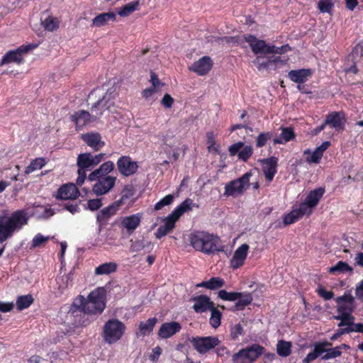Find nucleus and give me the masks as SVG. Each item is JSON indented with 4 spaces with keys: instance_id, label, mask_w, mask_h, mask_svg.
I'll list each match as a JSON object with an SVG mask.
<instances>
[{
    "instance_id": "nucleus-1",
    "label": "nucleus",
    "mask_w": 363,
    "mask_h": 363,
    "mask_svg": "<svg viewBox=\"0 0 363 363\" xmlns=\"http://www.w3.org/2000/svg\"><path fill=\"white\" fill-rule=\"evenodd\" d=\"M191 246L205 255H215L223 251L220 237L203 230H194L189 235Z\"/></svg>"
},
{
    "instance_id": "nucleus-2",
    "label": "nucleus",
    "mask_w": 363,
    "mask_h": 363,
    "mask_svg": "<svg viewBox=\"0 0 363 363\" xmlns=\"http://www.w3.org/2000/svg\"><path fill=\"white\" fill-rule=\"evenodd\" d=\"M28 221V213L23 209L15 211L9 216H0V243L21 230Z\"/></svg>"
},
{
    "instance_id": "nucleus-3",
    "label": "nucleus",
    "mask_w": 363,
    "mask_h": 363,
    "mask_svg": "<svg viewBox=\"0 0 363 363\" xmlns=\"http://www.w3.org/2000/svg\"><path fill=\"white\" fill-rule=\"evenodd\" d=\"M106 291L99 287L92 291L87 298L83 297L82 310L91 315H101L106 308Z\"/></svg>"
},
{
    "instance_id": "nucleus-4",
    "label": "nucleus",
    "mask_w": 363,
    "mask_h": 363,
    "mask_svg": "<svg viewBox=\"0 0 363 363\" xmlns=\"http://www.w3.org/2000/svg\"><path fill=\"white\" fill-rule=\"evenodd\" d=\"M126 330L125 325L117 318H111L104 325L101 337L104 341L113 345L120 340Z\"/></svg>"
},
{
    "instance_id": "nucleus-5",
    "label": "nucleus",
    "mask_w": 363,
    "mask_h": 363,
    "mask_svg": "<svg viewBox=\"0 0 363 363\" xmlns=\"http://www.w3.org/2000/svg\"><path fill=\"white\" fill-rule=\"evenodd\" d=\"M265 352V348L259 344H252L242 348L232 356L233 363H254Z\"/></svg>"
},
{
    "instance_id": "nucleus-6",
    "label": "nucleus",
    "mask_w": 363,
    "mask_h": 363,
    "mask_svg": "<svg viewBox=\"0 0 363 363\" xmlns=\"http://www.w3.org/2000/svg\"><path fill=\"white\" fill-rule=\"evenodd\" d=\"M194 348L201 354L216 348L220 342L216 336L193 337L190 340Z\"/></svg>"
},
{
    "instance_id": "nucleus-7",
    "label": "nucleus",
    "mask_w": 363,
    "mask_h": 363,
    "mask_svg": "<svg viewBox=\"0 0 363 363\" xmlns=\"http://www.w3.org/2000/svg\"><path fill=\"white\" fill-rule=\"evenodd\" d=\"M252 174L247 172L237 179L232 180L226 184L224 195L226 196H233L235 193L242 194L244 190L250 185V179Z\"/></svg>"
},
{
    "instance_id": "nucleus-8",
    "label": "nucleus",
    "mask_w": 363,
    "mask_h": 363,
    "mask_svg": "<svg viewBox=\"0 0 363 363\" xmlns=\"http://www.w3.org/2000/svg\"><path fill=\"white\" fill-rule=\"evenodd\" d=\"M36 45L31 44L23 45L16 50L8 51L2 57L0 65H6L9 63H16L20 65L23 62V55L28 53L30 50L35 48Z\"/></svg>"
},
{
    "instance_id": "nucleus-9",
    "label": "nucleus",
    "mask_w": 363,
    "mask_h": 363,
    "mask_svg": "<svg viewBox=\"0 0 363 363\" xmlns=\"http://www.w3.org/2000/svg\"><path fill=\"white\" fill-rule=\"evenodd\" d=\"M121 208V201H115L108 206L102 208L96 215V223L101 228L108 224L110 218L115 215Z\"/></svg>"
},
{
    "instance_id": "nucleus-10",
    "label": "nucleus",
    "mask_w": 363,
    "mask_h": 363,
    "mask_svg": "<svg viewBox=\"0 0 363 363\" xmlns=\"http://www.w3.org/2000/svg\"><path fill=\"white\" fill-rule=\"evenodd\" d=\"M324 193V188H317L308 194L304 202L299 203V206L306 213L307 216L312 214L313 209L318 204Z\"/></svg>"
},
{
    "instance_id": "nucleus-11",
    "label": "nucleus",
    "mask_w": 363,
    "mask_h": 363,
    "mask_svg": "<svg viewBox=\"0 0 363 363\" xmlns=\"http://www.w3.org/2000/svg\"><path fill=\"white\" fill-rule=\"evenodd\" d=\"M96 182L92 187V191L96 196H102L113 188L116 184V177L108 176L105 177H99L95 180Z\"/></svg>"
},
{
    "instance_id": "nucleus-12",
    "label": "nucleus",
    "mask_w": 363,
    "mask_h": 363,
    "mask_svg": "<svg viewBox=\"0 0 363 363\" xmlns=\"http://www.w3.org/2000/svg\"><path fill=\"white\" fill-rule=\"evenodd\" d=\"M111 94L106 92L101 99L92 105L91 111L94 113L95 118L101 117L105 111H109L114 106V101L111 99Z\"/></svg>"
},
{
    "instance_id": "nucleus-13",
    "label": "nucleus",
    "mask_w": 363,
    "mask_h": 363,
    "mask_svg": "<svg viewBox=\"0 0 363 363\" xmlns=\"http://www.w3.org/2000/svg\"><path fill=\"white\" fill-rule=\"evenodd\" d=\"M346 123V115L344 111H333L329 113L325 120V125L337 131L345 129Z\"/></svg>"
},
{
    "instance_id": "nucleus-14",
    "label": "nucleus",
    "mask_w": 363,
    "mask_h": 363,
    "mask_svg": "<svg viewBox=\"0 0 363 363\" xmlns=\"http://www.w3.org/2000/svg\"><path fill=\"white\" fill-rule=\"evenodd\" d=\"M259 162L262 164V172L267 182L269 183L272 182L277 172L278 158L272 156L260 160Z\"/></svg>"
},
{
    "instance_id": "nucleus-15",
    "label": "nucleus",
    "mask_w": 363,
    "mask_h": 363,
    "mask_svg": "<svg viewBox=\"0 0 363 363\" xmlns=\"http://www.w3.org/2000/svg\"><path fill=\"white\" fill-rule=\"evenodd\" d=\"M242 38L250 45L252 52L255 55L268 54L267 49L269 47V44H267L264 40L257 39L256 36L251 34H245Z\"/></svg>"
},
{
    "instance_id": "nucleus-16",
    "label": "nucleus",
    "mask_w": 363,
    "mask_h": 363,
    "mask_svg": "<svg viewBox=\"0 0 363 363\" xmlns=\"http://www.w3.org/2000/svg\"><path fill=\"white\" fill-rule=\"evenodd\" d=\"M117 167L119 172L125 177L134 174L138 169L137 162L132 161L129 156L121 157L117 161Z\"/></svg>"
},
{
    "instance_id": "nucleus-17",
    "label": "nucleus",
    "mask_w": 363,
    "mask_h": 363,
    "mask_svg": "<svg viewBox=\"0 0 363 363\" xmlns=\"http://www.w3.org/2000/svg\"><path fill=\"white\" fill-rule=\"evenodd\" d=\"M79 196V190L73 183L62 184L57 190V200H74Z\"/></svg>"
},
{
    "instance_id": "nucleus-18",
    "label": "nucleus",
    "mask_w": 363,
    "mask_h": 363,
    "mask_svg": "<svg viewBox=\"0 0 363 363\" xmlns=\"http://www.w3.org/2000/svg\"><path fill=\"white\" fill-rule=\"evenodd\" d=\"M194 303L192 308L196 313H203L208 311L215 304L206 295L193 296L191 299Z\"/></svg>"
},
{
    "instance_id": "nucleus-19",
    "label": "nucleus",
    "mask_w": 363,
    "mask_h": 363,
    "mask_svg": "<svg viewBox=\"0 0 363 363\" xmlns=\"http://www.w3.org/2000/svg\"><path fill=\"white\" fill-rule=\"evenodd\" d=\"M213 65V62L209 56H203L199 60L194 62L189 67V69L199 76L207 74Z\"/></svg>"
},
{
    "instance_id": "nucleus-20",
    "label": "nucleus",
    "mask_w": 363,
    "mask_h": 363,
    "mask_svg": "<svg viewBox=\"0 0 363 363\" xmlns=\"http://www.w3.org/2000/svg\"><path fill=\"white\" fill-rule=\"evenodd\" d=\"M354 306L337 303V311L338 314L334 315V319L340 320V323L337 324L338 327H344L342 323H347L354 318V316L352 315V313L354 311Z\"/></svg>"
},
{
    "instance_id": "nucleus-21",
    "label": "nucleus",
    "mask_w": 363,
    "mask_h": 363,
    "mask_svg": "<svg viewBox=\"0 0 363 363\" xmlns=\"http://www.w3.org/2000/svg\"><path fill=\"white\" fill-rule=\"evenodd\" d=\"M249 248V245L245 243L236 249L233 257L230 260V268L233 269H237L244 264L247 256Z\"/></svg>"
},
{
    "instance_id": "nucleus-22",
    "label": "nucleus",
    "mask_w": 363,
    "mask_h": 363,
    "mask_svg": "<svg viewBox=\"0 0 363 363\" xmlns=\"http://www.w3.org/2000/svg\"><path fill=\"white\" fill-rule=\"evenodd\" d=\"M182 329L181 324L176 321L162 324L158 330V336L162 339H167L179 333Z\"/></svg>"
},
{
    "instance_id": "nucleus-23",
    "label": "nucleus",
    "mask_w": 363,
    "mask_h": 363,
    "mask_svg": "<svg viewBox=\"0 0 363 363\" xmlns=\"http://www.w3.org/2000/svg\"><path fill=\"white\" fill-rule=\"evenodd\" d=\"M332 343L328 340H323L315 343L313 351L309 352L303 359L302 363H311L325 352V347H331Z\"/></svg>"
},
{
    "instance_id": "nucleus-24",
    "label": "nucleus",
    "mask_w": 363,
    "mask_h": 363,
    "mask_svg": "<svg viewBox=\"0 0 363 363\" xmlns=\"http://www.w3.org/2000/svg\"><path fill=\"white\" fill-rule=\"evenodd\" d=\"M313 75L311 69H298L291 70L288 74L289 79L297 84H304Z\"/></svg>"
},
{
    "instance_id": "nucleus-25",
    "label": "nucleus",
    "mask_w": 363,
    "mask_h": 363,
    "mask_svg": "<svg viewBox=\"0 0 363 363\" xmlns=\"http://www.w3.org/2000/svg\"><path fill=\"white\" fill-rule=\"evenodd\" d=\"M70 119L75 123L77 128H82L91 121H94L96 118H94V113L91 115L86 111L80 110L72 115Z\"/></svg>"
},
{
    "instance_id": "nucleus-26",
    "label": "nucleus",
    "mask_w": 363,
    "mask_h": 363,
    "mask_svg": "<svg viewBox=\"0 0 363 363\" xmlns=\"http://www.w3.org/2000/svg\"><path fill=\"white\" fill-rule=\"evenodd\" d=\"M82 139L94 151L101 150L105 145V143L101 140V135L98 133L83 134Z\"/></svg>"
},
{
    "instance_id": "nucleus-27",
    "label": "nucleus",
    "mask_w": 363,
    "mask_h": 363,
    "mask_svg": "<svg viewBox=\"0 0 363 363\" xmlns=\"http://www.w3.org/2000/svg\"><path fill=\"white\" fill-rule=\"evenodd\" d=\"M158 320L157 318H150L146 321H140L138 324V331L135 335L138 337H145L150 335L155 327Z\"/></svg>"
},
{
    "instance_id": "nucleus-28",
    "label": "nucleus",
    "mask_w": 363,
    "mask_h": 363,
    "mask_svg": "<svg viewBox=\"0 0 363 363\" xmlns=\"http://www.w3.org/2000/svg\"><path fill=\"white\" fill-rule=\"evenodd\" d=\"M142 219L141 213H135L125 217L121 221V226L127 229L130 234L140 225Z\"/></svg>"
},
{
    "instance_id": "nucleus-29",
    "label": "nucleus",
    "mask_w": 363,
    "mask_h": 363,
    "mask_svg": "<svg viewBox=\"0 0 363 363\" xmlns=\"http://www.w3.org/2000/svg\"><path fill=\"white\" fill-rule=\"evenodd\" d=\"M306 216V213L298 205V207H293V209L284 216L283 223L284 226L293 224L301 218L303 216Z\"/></svg>"
},
{
    "instance_id": "nucleus-30",
    "label": "nucleus",
    "mask_w": 363,
    "mask_h": 363,
    "mask_svg": "<svg viewBox=\"0 0 363 363\" xmlns=\"http://www.w3.org/2000/svg\"><path fill=\"white\" fill-rule=\"evenodd\" d=\"M77 164L79 169L87 171L94 167L92 155L89 152L79 154L77 157Z\"/></svg>"
},
{
    "instance_id": "nucleus-31",
    "label": "nucleus",
    "mask_w": 363,
    "mask_h": 363,
    "mask_svg": "<svg viewBox=\"0 0 363 363\" xmlns=\"http://www.w3.org/2000/svg\"><path fill=\"white\" fill-rule=\"evenodd\" d=\"M118 264L113 262H105L95 268L96 275H109L116 272Z\"/></svg>"
},
{
    "instance_id": "nucleus-32",
    "label": "nucleus",
    "mask_w": 363,
    "mask_h": 363,
    "mask_svg": "<svg viewBox=\"0 0 363 363\" xmlns=\"http://www.w3.org/2000/svg\"><path fill=\"white\" fill-rule=\"evenodd\" d=\"M91 316L88 313L83 311L80 314L76 315V317L73 318L72 324L76 328L86 327L94 320Z\"/></svg>"
},
{
    "instance_id": "nucleus-33",
    "label": "nucleus",
    "mask_w": 363,
    "mask_h": 363,
    "mask_svg": "<svg viewBox=\"0 0 363 363\" xmlns=\"http://www.w3.org/2000/svg\"><path fill=\"white\" fill-rule=\"evenodd\" d=\"M196 206L193 200L187 198L183 202H182L178 206H177L173 212V215L175 217L180 218L184 213L191 211L192 207Z\"/></svg>"
},
{
    "instance_id": "nucleus-34",
    "label": "nucleus",
    "mask_w": 363,
    "mask_h": 363,
    "mask_svg": "<svg viewBox=\"0 0 363 363\" xmlns=\"http://www.w3.org/2000/svg\"><path fill=\"white\" fill-rule=\"evenodd\" d=\"M116 14L113 12L103 13L96 16L92 21V26L101 27L105 26L108 21H114Z\"/></svg>"
},
{
    "instance_id": "nucleus-35",
    "label": "nucleus",
    "mask_w": 363,
    "mask_h": 363,
    "mask_svg": "<svg viewBox=\"0 0 363 363\" xmlns=\"http://www.w3.org/2000/svg\"><path fill=\"white\" fill-rule=\"evenodd\" d=\"M295 133L291 128H282L281 133L278 138L274 139V144H284L294 138H295Z\"/></svg>"
},
{
    "instance_id": "nucleus-36",
    "label": "nucleus",
    "mask_w": 363,
    "mask_h": 363,
    "mask_svg": "<svg viewBox=\"0 0 363 363\" xmlns=\"http://www.w3.org/2000/svg\"><path fill=\"white\" fill-rule=\"evenodd\" d=\"M328 272L331 274L353 273V268L350 266L347 262L343 261H338L337 264L329 268Z\"/></svg>"
},
{
    "instance_id": "nucleus-37",
    "label": "nucleus",
    "mask_w": 363,
    "mask_h": 363,
    "mask_svg": "<svg viewBox=\"0 0 363 363\" xmlns=\"http://www.w3.org/2000/svg\"><path fill=\"white\" fill-rule=\"evenodd\" d=\"M292 344L291 342L279 340L277 345V352L280 357H286L291 354Z\"/></svg>"
},
{
    "instance_id": "nucleus-38",
    "label": "nucleus",
    "mask_w": 363,
    "mask_h": 363,
    "mask_svg": "<svg viewBox=\"0 0 363 363\" xmlns=\"http://www.w3.org/2000/svg\"><path fill=\"white\" fill-rule=\"evenodd\" d=\"M138 6H139V1L138 0L131 1V2L124 5L123 7H121L118 11V14L122 17L128 16L130 14L133 13L135 11L138 10Z\"/></svg>"
},
{
    "instance_id": "nucleus-39",
    "label": "nucleus",
    "mask_w": 363,
    "mask_h": 363,
    "mask_svg": "<svg viewBox=\"0 0 363 363\" xmlns=\"http://www.w3.org/2000/svg\"><path fill=\"white\" fill-rule=\"evenodd\" d=\"M211 311L210 325L213 328H217L220 325L222 313L215 307V305L209 310Z\"/></svg>"
},
{
    "instance_id": "nucleus-40",
    "label": "nucleus",
    "mask_w": 363,
    "mask_h": 363,
    "mask_svg": "<svg viewBox=\"0 0 363 363\" xmlns=\"http://www.w3.org/2000/svg\"><path fill=\"white\" fill-rule=\"evenodd\" d=\"M46 164L45 159L44 157H38L33 160L30 164L26 168L24 173L25 174H29L33 172L42 169Z\"/></svg>"
},
{
    "instance_id": "nucleus-41",
    "label": "nucleus",
    "mask_w": 363,
    "mask_h": 363,
    "mask_svg": "<svg viewBox=\"0 0 363 363\" xmlns=\"http://www.w3.org/2000/svg\"><path fill=\"white\" fill-rule=\"evenodd\" d=\"M33 298L31 294L20 296L16 300V307L18 311H23L28 308L33 303Z\"/></svg>"
},
{
    "instance_id": "nucleus-42",
    "label": "nucleus",
    "mask_w": 363,
    "mask_h": 363,
    "mask_svg": "<svg viewBox=\"0 0 363 363\" xmlns=\"http://www.w3.org/2000/svg\"><path fill=\"white\" fill-rule=\"evenodd\" d=\"M83 301V296H79V298H76L70 306L68 313L73 318L76 317V315H79L84 311L82 310Z\"/></svg>"
},
{
    "instance_id": "nucleus-43",
    "label": "nucleus",
    "mask_w": 363,
    "mask_h": 363,
    "mask_svg": "<svg viewBox=\"0 0 363 363\" xmlns=\"http://www.w3.org/2000/svg\"><path fill=\"white\" fill-rule=\"evenodd\" d=\"M241 296L240 292H228L224 289L220 290L218 293V297L223 301H235Z\"/></svg>"
},
{
    "instance_id": "nucleus-44",
    "label": "nucleus",
    "mask_w": 363,
    "mask_h": 363,
    "mask_svg": "<svg viewBox=\"0 0 363 363\" xmlns=\"http://www.w3.org/2000/svg\"><path fill=\"white\" fill-rule=\"evenodd\" d=\"M236 301H238L235 303V310L242 311L247 306L251 303V302L252 301V297L250 294H246L244 295L242 294L241 298H239Z\"/></svg>"
},
{
    "instance_id": "nucleus-45",
    "label": "nucleus",
    "mask_w": 363,
    "mask_h": 363,
    "mask_svg": "<svg viewBox=\"0 0 363 363\" xmlns=\"http://www.w3.org/2000/svg\"><path fill=\"white\" fill-rule=\"evenodd\" d=\"M303 154L308 155V156H307L306 158V161L308 163H315V164H318L320 162V160H321V158L323 155L316 149L313 152H311V150L309 149H307V150H304Z\"/></svg>"
},
{
    "instance_id": "nucleus-46",
    "label": "nucleus",
    "mask_w": 363,
    "mask_h": 363,
    "mask_svg": "<svg viewBox=\"0 0 363 363\" xmlns=\"http://www.w3.org/2000/svg\"><path fill=\"white\" fill-rule=\"evenodd\" d=\"M355 318L352 320L348 321L347 323H342L344 326H347L348 333H363V323H354Z\"/></svg>"
},
{
    "instance_id": "nucleus-47",
    "label": "nucleus",
    "mask_w": 363,
    "mask_h": 363,
    "mask_svg": "<svg viewBox=\"0 0 363 363\" xmlns=\"http://www.w3.org/2000/svg\"><path fill=\"white\" fill-rule=\"evenodd\" d=\"M272 132L268 131L261 133L256 138V147H262L265 146L267 143L272 139Z\"/></svg>"
},
{
    "instance_id": "nucleus-48",
    "label": "nucleus",
    "mask_w": 363,
    "mask_h": 363,
    "mask_svg": "<svg viewBox=\"0 0 363 363\" xmlns=\"http://www.w3.org/2000/svg\"><path fill=\"white\" fill-rule=\"evenodd\" d=\"M261 60V56H257L256 58L252 61L253 64L257 67L259 71H262L264 69H272L269 56L267 57V60L265 61H262Z\"/></svg>"
},
{
    "instance_id": "nucleus-49",
    "label": "nucleus",
    "mask_w": 363,
    "mask_h": 363,
    "mask_svg": "<svg viewBox=\"0 0 363 363\" xmlns=\"http://www.w3.org/2000/svg\"><path fill=\"white\" fill-rule=\"evenodd\" d=\"M330 347H325L326 352L324 355L321 357L322 359L328 360L330 359H334L338 357H340L342 354V351H340V348L337 346L333 348H329Z\"/></svg>"
},
{
    "instance_id": "nucleus-50",
    "label": "nucleus",
    "mask_w": 363,
    "mask_h": 363,
    "mask_svg": "<svg viewBox=\"0 0 363 363\" xmlns=\"http://www.w3.org/2000/svg\"><path fill=\"white\" fill-rule=\"evenodd\" d=\"M43 27L45 30L48 31H54L59 28V22L58 21L52 17L48 16L45 21L43 22Z\"/></svg>"
},
{
    "instance_id": "nucleus-51",
    "label": "nucleus",
    "mask_w": 363,
    "mask_h": 363,
    "mask_svg": "<svg viewBox=\"0 0 363 363\" xmlns=\"http://www.w3.org/2000/svg\"><path fill=\"white\" fill-rule=\"evenodd\" d=\"M291 50V48L289 44L284 45L281 47H277L274 45H269V48L267 49L268 54H279L282 55L289 51Z\"/></svg>"
},
{
    "instance_id": "nucleus-52",
    "label": "nucleus",
    "mask_w": 363,
    "mask_h": 363,
    "mask_svg": "<svg viewBox=\"0 0 363 363\" xmlns=\"http://www.w3.org/2000/svg\"><path fill=\"white\" fill-rule=\"evenodd\" d=\"M253 149L250 145H246L242 147V149L238 153V159L243 161L247 162L252 155Z\"/></svg>"
},
{
    "instance_id": "nucleus-53",
    "label": "nucleus",
    "mask_w": 363,
    "mask_h": 363,
    "mask_svg": "<svg viewBox=\"0 0 363 363\" xmlns=\"http://www.w3.org/2000/svg\"><path fill=\"white\" fill-rule=\"evenodd\" d=\"M225 285V281L219 277H211L208 280V289L216 290Z\"/></svg>"
},
{
    "instance_id": "nucleus-54",
    "label": "nucleus",
    "mask_w": 363,
    "mask_h": 363,
    "mask_svg": "<svg viewBox=\"0 0 363 363\" xmlns=\"http://www.w3.org/2000/svg\"><path fill=\"white\" fill-rule=\"evenodd\" d=\"M135 194L132 186H125L123 190L122 195L118 201H121V207L125 203V201L130 199Z\"/></svg>"
},
{
    "instance_id": "nucleus-55",
    "label": "nucleus",
    "mask_w": 363,
    "mask_h": 363,
    "mask_svg": "<svg viewBox=\"0 0 363 363\" xmlns=\"http://www.w3.org/2000/svg\"><path fill=\"white\" fill-rule=\"evenodd\" d=\"M334 4L332 0H319L318 8L321 13H330Z\"/></svg>"
},
{
    "instance_id": "nucleus-56",
    "label": "nucleus",
    "mask_w": 363,
    "mask_h": 363,
    "mask_svg": "<svg viewBox=\"0 0 363 363\" xmlns=\"http://www.w3.org/2000/svg\"><path fill=\"white\" fill-rule=\"evenodd\" d=\"M103 206L102 199H89L86 202V208L91 211H96Z\"/></svg>"
},
{
    "instance_id": "nucleus-57",
    "label": "nucleus",
    "mask_w": 363,
    "mask_h": 363,
    "mask_svg": "<svg viewBox=\"0 0 363 363\" xmlns=\"http://www.w3.org/2000/svg\"><path fill=\"white\" fill-rule=\"evenodd\" d=\"M174 201V196L172 194H168L160 199L158 202L155 205V210L159 211L162 209L163 207L171 204Z\"/></svg>"
},
{
    "instance_id": "nucleus-58",
    "label": "nucleus",
    "mask_w": 363,
    "mask_h": 363,
    "mask_svg": "<svg viewBox=\"0 0 363 363\" xmlns=\"http://www.w3.org/2000/svg\"><path fill=\"white\" fill-rule=\"evenodd\" d=\"M179 217H175L173 215V212H172L165 219H164V228L167 229L169 231L172 230L175 227V223L177 220H179Z\"/></svg>"
},
{
    "instance_id": "nucleus-59",
    "label": "nucleus",
    "mask_w": 363,
    "mask_h": 363,
    "mask_svg": "<svg viewBox=\"0 0 363 363\" xmlns=\"http://www.w3.org/2000/svg\"><path fill=\"white\" fill-rule=\"evenodd\" d=\"M243 327L240 323L236 324L230 328V337L232 340H235L240 335H243Z\"/></svg>"
},
{
    "instance_id": "nucleus-60",
    "label": "nucleus",
    "mask_w": 363,
    "mask_h": 363,
    "mask_svg": "<svg viewBox=\"0 0 363 363\" xmlns=\"http://www.w3.org/2000/svg\"><path fill=\"white\" fill-rule=\"evenodd\" d=\"M337 303L354 306V298L350 294H345L336 298Z\"/></svg>"
},
{
    "instance_id": "nucleus-61",
    "label": "nucleus",
    "mask_w": 363,
    "mask_h": 363,
    "mask_svg": "<svg viewBox=\"0 0 363 363\" xmlns=\"http://www.w3.org/2000/svg\"><path fill=\"white\" fill-rule=\"evenodd\" d=\"M49 240V237H45L40 233H38L33 239L31 247L35 248L39 247L42 244L45 243Z\"/></svg>"
},
{
    "instance_id": "nucleus-62",
    "label": "nucleus",
    "mask_w": 363,
    "mask_h": 363,
    "mask_svg": "<svg viewBox=\"0 0 363 363\" xmlns=\"http://www.w3.org/2000/svg\"><path fill=\"white\" fill-rule=\"evenodd\" d=\"M114 169V163L112 161H108L103 163L99 168L96 169V172L98 173L99 171H104V174L108 175Z\"/></svg>"
},
{
    "instance_id": "nucleus-63",
    "label": "nucleus",
    "mask_w": 363,
    "mask_h": 363,
    "mask_svg": "<svg viewBox=\"0 0 363 363\" xmlns=\"http://www.w3.org/2000/svg\"><path fill=\"white\" fill-rule=\"evenodd\" d=\"M317 293L319 296L323 298L325 300H330L334 296L333 291H328L325 288L322 286L317 289Z\"/></svg>"
},
{
    "instance_id": "nucleus-64",
    "label": "nucleus",
    "mask_w": 363,
    "mask_h": 363,
    "mask_svg": "<svg viewBox=\"0 0 363 363\" xmlns=\"http://www.w3.org/2000/svg\"><path fill=\"white\" fill-rule=\"evenodd\" d=\"M245 145V143L243 142L239 141L236 143H234L228 147L229 154L230 156H235L236 155H238L239 152L240 151V149L242 148Z\"/></svg>"
}]
</instances>
